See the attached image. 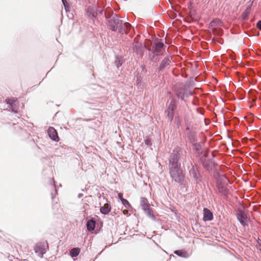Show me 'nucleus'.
Instances as JSON below:
<instances>
[{
  "label": "nucleus",
  "mask_w": 261,
  "mask_h": 261,
  "mask_svg": "<svg viewBox=\"0 0 261 261\" xmlns=\"http://www.w3.org/2000/svg\"><path fill=\"white\" fill-rule=\"evenodd\" d=\"M186 150L180 147L176 146L174 148L172 153L170 155L169 159L170 165H180L179 162L180 159L185 155Z\"/></svg>",
  "instance_id": "1"
},
{
  "label": "nucleus",
  "mask_w": 261,
  "mask_h": 261,
  "mask_svg": "<svg viewBox=\"0 0 261 261\" xmlns=\"http://www.w3.org/2000/svg\"><path fill=\"white\" fill-rule=\"evenodd\" d=\"M180 165H170L171 177L177 182H181L184 179L182 171L180 169Z\"/></svg>",
  "instance_id": "2"
},
{
  "label": "nucleus",
  "mask_w": 261,
  "mask_h": 261,
  "mask_svg": "<svg viewBox=\"0 0 261 261\" xmlns=\"http://www.w3.org/2000/svg\"><path fill=\"white\" fill-rule=\"evenodd\" d=\"M122 21L116 14H112L109 20L110 29L113 31L117 29L119 31V28L122 26Z\"/></svg>",
  "instance_id": "3"
},
{
  "label": "nucleus",
  "mask_w": 261,
  "mask_h": 261,
  "mask_svg": "<svg viewBox=\"0 0 261 261\" xmlns=\"http://www.w3.org/2000/svg\"><path fill=\"white\" fill-rule=\"evenodd\" d=\"M48 247V244L47 243H38L35 247V252L40 257L42 258L43 255L46 252Z\"/></svg>",
  "instance_id": "4"
},
{
  "label": "nucleus",
  "mask_w": 261,
  "mask_h": 261,
  "mask_svg": "<svg viewBox=\"0 0 261 261\" xmlns=\"http://www.w3.org/2000/svg\"><path fill=\"white\" fill-rule=\"evenodd\" d=\"M102 10H98L95 6H89L86 13L90 18H95L99 14H102Z\"/></svg>",
  "instance_id": "5"
},
{
  "label": "nucleus",
  "mask_w": 261,
  "mask_h": 261,
  "mask_svg": "<svg viewBox=\"0 0 261 261\" xmlns=\"http://www.w3.org/2000/svg\"><path fill=\"white\" fill-rule=\"evenodd\" d=\"M227 180L226 178L223 177L218 181L217 184V188L219 192L223 195H226L227 193Z\"/></svg>",
  "instance_id": "6"
},
{
  "label": "nucleus",
  "mask_w": 261,
  "mask_h": 261,
  "mask_svg": "<svg viewBox=\"0 0 261 261\" xmlns=\"http://www.w3.org/2000/svg\"><path fill=\"white\" fill-rule=\"evenodd\" d=\"M164 46L163 43L162 42H157L155 44L154 46H153L154 53L156 55H154L153 58L151 59V60L153 61H158L159 60V58L158 57V54L161 53L162 49L163 48Z\"/></svg>",
  "instance_id": "7"
},
{
  "label": "nucleus",
  "mask_w": 261,
  "mask_h": 261,
  "mask_svg": "<svg viewBox=\"0 0 261 261\" xmlns=\"http://www.w3.org/2000/svg\"><path fill=\"white\" fill-rule=\"evenodd\" d=\"M175 108V102L174 100H172L169 105L167 110L166 111L167 116L169 117L170 121H171L173 118V112Z\"/></svg>",
  "instance_id": "8"
},
{
  "label": "nucleus",
  "mask_w": 261,
  "mask_h": 261,
  "mask_svg": "<svg viewBox=\"0 0 261 261\" xmlns=\"http://www.w3.org/2000/svg\"><path fill=\"white\" fill-rule=\"evenodd\" d=\"M237 218L243 226H245L247 225V222L248 220L246 214L244 212L241 211L240 213L238 214Z\"/></svg>",
  "instance_id": "9"
},
{
  "label": "nucleus",
  "mask_w": 261,
  "mask_h": 261,
  "mask_svg": "<svg viewBox=\"0 0 261 261\" xmlns=\"http://www.w3.org/2000/svg\"><path fill=\"white\" fill-rule=\"evenodd\" d=\"M171 60L172 57L171 56H168L164 58L160 65V70L162 71L164 70L168 65H169Z\"/></svg>",
  "instance_id": "10"
},
{
  "label": "nucleus",
  "mask_w": 261,
  "mask_h": 261,
  "mask_svg": "<svg viewBox=\"0 0 261 261\" xmlns=\"http://www.w3.org/2000/svg\"><path fill=\"white\" fill-rule=\"evenodd\" d=\"M48 134L49 137L55 141H58L59 140L58 133L56 130L52 127H50L48 129Z\"/></svg>",
  "instance_id": "11"
},
{
  "label": "nucleus",
  "mask_w": 261,
  "mask_h": 261,
  "mask_svg": "<svg viewBox=\"0 0 261 261\" xmlns=\"http://www.w3.org/2000/svg\"><path fill=\"white\" fill-rule=\"evenodd\" d=\"M131 28V25L127 22H123L122 26L119 28V32L121 34L126 33Z\"/></svg>",
  "instance_id": "12"
},
{
  "label": "nucleus",
  "mask_w": 261,
  "mask_h": 261,
  "mask_svg": "<svg viewBox=\"0 0 261 261\" xmlns=\"http://www.w3.org/2000/svg\"><path fill=\"white\" fill-rule=\"evenodd\" d=\"M203 220L206 221H211L213 218V215L212 213L208 209L204 208L203 210Z\"/></svg>",
  "instance_id": "13"
},
{
  "label": "nucleus",
  "mask_w": 261,
  "mask_h": 261,
  "mask_svg": "<svg viewBox=\"0 0 261 261\" xmlns=\"http://www.w3.org/2000/svg\"><path fill=\"white\" fill-rule=\"evenodd\" d=\"M16 100H15L14 98L8 99L7 101V103L9 105V107L11 109L12 112L16 113L17 111V109L16 107Z\"/></svg>",
  "instance_id": "14"
},
{
  "label": "nucleus",
  "mask_w": 261,
  "mask_h": 261,
  "mask_svg": "<svg viewBox=\"0 0 261 261\" xmlns=\"http://www.w3.org/2000/svg\"><path fill=\"white\" fill-rule=\"evenodd\" d=\"M184 90H185V86L183 85L178 89L176 92V96L181 99L182 100H184Z\"/></svg>",
  "instance_id": "15"
},
{
  "label": "nucleus",
  "mask_w": 261,
  "mask_h": 261,
  "mask_svg": "<svg viewBox=\"0 0 261 261\" xmlns=\"http://www.w3.org/2000/svg\"><path fill=\"white\" fill-rule=\"evenodd\" d=\"M87 229L91 231L93 230L95 227V222L93 219L89 220L87 221L86 224Z\"/></svg>",
  "instance_id": "16"
},
{
  "label": "nucleus",
  "mask_w": 261,
  "mask_h": 261,
  "mask_svg": "<svg viewBox=\"0 0 261 261\" xmlns=\"http://www.w3.org/2000/svg\"><path fill=\"white\" fill-rule=\"evenodd\" d=\"M140 204L142 210L149 207V204L147 199L144 197H141L140 199Z\"/></svg>",
  "instance_id": "17"
},
{
  "label": "nucleus",
  "mask_w": 261,
  "mask_h": 261,
  "mask_svg": "<svg viewBox=\"0 0 261 261\" xmlns=\"http://www.w3.org/2000/svg\"><path fill=\"white\" fill-rule=\"evenodd\" d=\"M100 212L103 214H108L110 210L111 207L108 203H105L104 205L100 208Z\"/></svg>",
  "instance_id": "18"
},
{
  "label": "nucleus",
  "mask_w": 261,
  "mask_h": 261,
  "mask_svg": "<svg viewBox=\"0 0 261 261\" xmlns=\"http://www.w3.org/2000/svg\"><path fill=\"white\" fill-rule=\"evenodd\" d=\"M143 211L149 218L153 220L155 219V217L153 214V211L150 208V207L143 210Z\"/></svg>",
  "instance_id": "19"
},
{
  "label": "nucleus",
  "mask_w": 261,
  "mask_h": 261,
  "mask_svg": "<svg viewBox=\"0 0 261 261\" xmlns=\"http://www.w3.org/2000/svg\"><path fill=\"white\" fill-rule=\"evenodd\" d=\"M174 253L180 257H185V258H187V257H189V256H190V254L186 251L176 250L174 251Z\"/></svg>",
  "instance_id": "20"
},
{
  "label": "nucleus",
  "mask_w": 261,
  "mask_h": 261,
  "mask_svg": "<svg viewBox=\"0 0 261 261\" xmlns=\"http://www.w3.org/2000/svg\"><path fill=\"white\" fill-rule=\"evenodd\" d=\"M80 250L78 248H74L70 251V254L72 257H76L80 253Z\"/></svg>",
  "instance_id": "21"
},
{
  "label": "nucleus",
  "mask_w": 261,
  "mask_h": 261,
  "mask_svg": "<svg viewBox=\"0 0 261 261\" xmlns=\"http://www.w3.org/2000/svg\"><path fill=\"white\" fill-rule=\"evenodd\" d=\"M191 167L190 168V167H189V172H190V174L191 175H192L193 177L195 179H197V174L195 170H194V167H193V166L192 164H191Z\"/></svg>",
  "instance_id": "22"
},
{
  "label": "nucleus",
  "mask_w": 261,
  "mask_h": 261,
  "mask_svg": "<svg viewBox=\"0 0 261 261\" xmlns=\"http://www.w3.org/2000/svg\"><path fill=\"white\" fill-rule=\"evenodd\" d=\"M202 146L200 143H195L194 144V148L195 150L198 152L199 154L200 153V151L201 149Z\"/></svg>",
  "instance_id": "23"
},
{
  "label": "nucleus",
  "mask_w": 261,
  "mask_h": 261,
  "mask_svg": "<svg viewBox=\"0 0 261 261\" xmlns=\"http://www.w3.org/2000/svg\"><path fill=\"white\" fill-rule=\"evenodd\" d=\"M184 97H188L189 96L192 95V92L188 89L185 86V90H184Z\"/></svg>",
  "instance_id": "24"
},
{
  "label": "nucleus",
  "mask_w": 261,
  "mask_h": 261,
  "mask_svg": "<svg viewBox=\"0 0 261 261\" xmlns=\"http://www.w3.org/2000/svg\"><path fill=\"white\" fill-rule=\"evenodd\" d=\"M121 201H122L123 204L126 207H127V205L128 206H130V204H129L128 201L127 200L124 199V198H122L121 199Z\"/></svg>",
  "instance_id": "25"
},
{
  "label": "nucleus",
  "mask_w": 261,
  "mask_h": 261,
  "mask_svg": "<svg viewBox=\"0 0 261 261\" xmlns=\"http://www.w3.org/2000/svg\"><path fill=\"white\" fill-rule=\"evenodd\" d=\"M145 143L147 145H150L151 144V140L149 139H147L145 140Z\"/></svg>",
  "instance_id": "26"
},
{
  "label": "nucleus",
  "mask_w": 261,
  "mask_h": 261,
  "mask_svg": "<svg viewBox=\"0 0 261 261\" xmlns=\"http://www.w3.org/2000/svg\"><path fill=\"white\" fill-rule=\"evenodd\" d=\"M203 165L205 167L208 169L209 165L207 164L205 161H203Z\"/></svg>",
  "instance_id": "27"
},
{
  "label": "nucleus",
  "mask_w": 261,
  "mask_h": 261,
  "mask_svg": "<svg viewBox=\"0 0 261 261\" xmlns=\"http://www.w3.org/2000/svg\"><path fill=\"white\" fill-rule=\"evenodd\" d=\"M189 139H190V141L191 143H194L195 142V138L194 137H192V138H191L190 136H189Z\"/></svg>",
  "instance_id": "28"
},
{
  "label": "nucleus",
  "mask_w": 261,
  "mask_h": 261,
  "mask_svg": "<svg viewBox=\"0 0 261 261\" xmlns=\"http://www.w3.org/2000/svg\"><path fill=\"white\" fill-rule=\"evenodd\" d=\"M257 26L261 30V20L257 22Z\"/></svg>",
  "instance_id": "29"
},
{
  "label": "nucleus",
  "mask_w": 261,
  "mask_h": 261,
  "mask_svg": "<svg viewBox=\"0 0 261 261\" xmlns=\"http://www.w3.org/2000/svg\"><path fill=\"white\" fill-rule=\"evenodd\" d=\"M219 21H220L219 20L216 19L211 22V25H213L214 23H216V22H219Z\"/></svg>",
  "instance_id": "30"
},
{
  "label": "nucleus",
  "mask_w": 261,
  "mask_h": 261,
  "mask_svg": "<svg viewBox=\"0 0 261 261\" xmlns=\"http://www.w3.org/2000/svg\"><path fill=\"white\" fill-rule=\"evenodd\" d=\"M121 65H122L121 62L120 61V60H118V64H117V67H118L119 66H121Z\"/></svg>",
  "instance_id": "31"
},
{
  "label": "nucleus",
  "mask_w": 261,
  "mask_h": 261,
  "mask_svg": "<svg viewBox=\"0 0 261 261\" xmlns=\"http://www.w3.org/2000/svg\"><path fill=\"white\" fill-rule=\"evenodd\" d=\"M118 197L121 200V199L123 198L122 194L121 193H119L118 194Z\"/></svg>",
  "instance_id": "32"
},
{
  "label": "nucleus",
  "mask_w": 261,
  "mask_h": 261,
  "mask_svg": "<svg viewBox=\"0 0 261 261\" xmlns=\"http://www.w3.org/2000/svg\"><path fill=\"white\" fill-rule=\"evenodd\" d=\"M123 214H124V215H126V214H127L128 213V211H127V210H124V211H123Z\"/></svg>",
  "instance_id": "33"
},
{
  "label": "nucleus",
  "mask_w": 261,
  "mask_h": 261,
  "mask_svg": "<svg viewBox=\"0 0 261 261\" xmlns=\"http://www.w3.org/2000/svg\"><path fill=\"white\" fill-rule=\"evenodd\" d=\"M82 195V194H80L79 195V197H81V196Z\"/></svg>",
  "instance_id": "34"
},
{
  "label": "nucleus",
  "mask_w": 261,
  "mask_h": 261,
  "mask_svg": "<svg viewBox=\"0 0 261 261\" xmlns=\"http://www.w3.org/2000/svg\"><path fill=\"white\" fill-rule=\"evenodd\" d=\"M62 2H63V4H64V6H65V3H64V0H62Z\"/></svg>",
  "instance_id": "35"
}]
</instances>
